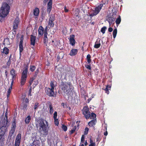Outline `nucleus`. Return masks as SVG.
<instances>
[{
  "label": "nucleus",
  "mask_w": 146,
  "mask_h": 146,
  "mask_svg": "<svg viewBox=\"0 0 146 146\" xmlns=\"http://www.w3.org/2000/svg\"><path fill=\"white\" fill-rule=\"evenodd\" d=\"M71 86V84L70 82L64 83L63 82H61L60 87L65 96L69 97L72 94V90L70 88Z\"/></svg>",
  "instance_id": "nucleus-1"
},
{
  "label": "nucleus",
  "mask_w": 146,
  "mask_h": 146,
  "mask_svg": "<svg viewBox=\"0 0 146 146\" xmlns=\"http://www.w3.org/2000/svg\"><path fill=\"white\" fill-rule=\"evenodd\" d=\"M44 121L46 124L48 123L47 122L46 120L42 118H40L39 119L38 123L40 127L39 131L41 134V135H42V136L44 137H46L48 134V130L47 129Z\"/></svg>",
  "instance_id": "nucleus-2"
},
{
  "label": "nucleus",
  "mask_w": 146,
  "mask_h": 146,
  "mask_svg": "<svg viewBox=\"0 0 146 146\" xmlns=\"http://www.w3.org/2000/svg\"><path fill=\"white\" fill-rule=\"evenodd\" d=\"M10 7L6 3L3 4L0 9V17H4L6 16L9 12Z\"/></svg>",
  "instance_id": "nucleus-3"
},
{
  "label": "nucleus",
  "mask_w": 146,
  "mask_h": 146,
  "mask_svg": "<svg viewBox=\"0 0 146 146\" xmlns=\"http://www.w3.org/2000/svg\"><path fill=\"white\" fill-rule=\"evenodd\" d=\"M27 72L28 67L26 66L25 70H23L22 74L21 81V85H23L26 82L27 77Z\"/></svg>",
  "instance_id": "nucleus-4"
},
{
  "label": "nucleus",
  "mask_w": 146,
  "mask_h": 146,
  "mask_svg": "<svg viewBox=\"0 0 146 146\" xmlns=\"http://www.w3.org/2000/svg\"><path fill=\"white\" fill-rule=\"evenodd\" d=\"M103 5L104 4L101 3L96 7L94 10L92 9V11H93L92 13V17L96 15L100 12Z\"/></svg>",
  "instance_id": "nucleus-5"
},
{
  "label": "nucleus",
  "mask_w": 146,
  "mask_h": 146,
  "mask_svg": "<svg viewBox=\"0 0 146 146\" xmlns=\"http://www.w3.org/2000/svg\"><path fill=\"white\" fill-rule=\"evenodd\" d=\"M116 12L115 13H114L112 15H108L107 16L106 20L109 23L110 26L112 23L113 24H114V23H113L115 21L116 18Z\"/></svg>",
  "instance_id": "nucleus-6"
},
{
  "label": "nucleus",
  "mask_w": 146,
  "mask_h": 146,
  "mask_svg": "<svg viewBox=\"0 0 146 146\" xmlns=\"http://www.w3.org/2000/svg\"><path fill=\"white\" fill-rule=\"evenodd\" d=\"M83 113L86 119H88L90 117V112L89 111L87 106H85L82 110Z\"/></svg>",
  "instance_id": "nucleus-7"
},
{
  "label": "nucleus",
  "mask_w": 146,
  "mask_h": 146,
  "mask_svg": "<svg viewBox=\"0 0 146 146\" xmlns=\"http://www.w3.org/2000/svg\"><path fill=\"white\" fill-rule=\"evenodd\" d=\"M8 121L5 118H4V115H2L0 118V127H7Z\"/></svg>",
  "instance_id": "nucleus-8"
},
{
  "label": "nucleus",
  "mask_w": 146,
  "mask_h": 146,
  "mask_svg": "<svg viewBox=\"0 0 146 146\" xmlns=\"http://www.w3.org/2000/svg\"><path fill=\"white\" fill-rule=\"evenodd\" d=\"M7 129V127H3V126L0 127V140L5 134Z\"/></svg>",
  "instance_id": "nucleus-9"
},
{
  "label": "nucleus",
  "mask_w": 146,
  "mask_h": 146,
  "mask_svg": "<svg viewBox=\"0 0 146 146\" xmlns=\"http://www.w3.org/2000/svg\"><path fill=\"white\" fill-rule=\"evenodd\" d=\"M90 58L91 55L90 54H88L87 55L86 58L87 61V62L88 63H87L85 65V66L86 68L90 70L91 69V65L90 64L89 65L88 64L90 63L91 62Z\"/></svg>",
  "instance_id": "nucleus-10"
},
{
  "label": "nucleus",
  "mask_w": 146,
  "mask_h": 146,
  "mask_svg": "<svg viewBox=\"0 0 146 146\" xmlns=\"http://www.w3.org/2000/svg\"><path fill=\"white\" fill-rule=\"evenodd\" d=\"M19 22V18L18 17H17L15 20L14 21L13 24V27L15 32L16 30L18 28Z\"/></svg>",
  "instance_id": "nucleus-11"
},
{
  "label": "nucleus",
  "mask_w": 146,
  "mask_h": 146,
  "mask_svg": "<svg viewBox=\"0 0 146 146\" xmlns=\"http://www.w3.org/2000/svg\"><path fill=\"white\" fill-rule=\"evenodd\" d=\"M48 0H44L45 3L47 2ZM52 0H49V2L48 3L47 5V12L49 13L51 11L52 8Z\"/></svg>",
  "instance_id": "nucleus-12"
},
{
  "label": "nucleus",
  "mask_w": 146,
  "mask_h": 146,
  "mask_svg": "<svg viewBox=\"0 0 146 146\" xmlns=\"http://www.w3.org/2000/svg\"><path fill=\"white\" fill-rule=\"evenodd\" d=\"M21 139V135L19 133L18 134L17 136L15 141V146H19L20 144Z\"/></svg>",
  "instance_id": "nucleus-13"
},
{
  "label": "nucleus",
  "mask_w": 146,
  "mask_h": 146,
  "mask_svg": "<svg viewBox=\"0 0 146 146\" xmlns=\"http://www.w3.org/2000/svg\"><path fill=\"white\" fill-rule=\"evenodd\" d=\"M96 115L94 113L92 112V126L95 125L97 122Z\"/></svg>",
  "instance_id": "nucleus-14"
},
{
  "label": "nucleus",
  "mask_w": 146,
  "mask_h": 146,
  "mask_svg": "<svg viewBox=\"0 0 146 146\" xmlns=\"http://www.w3.org/2000/svg\"><path fill=\"white\" fill-rule=\"evenodd\" d=\"M54 89L48 88L47 89L46 93L47 95L49 96H54L55 94L53 90Z\"/></svg>",
  "instance_id": "nucleus-15"
},
{
  "label": "nucleus",
  "mask_w": 146,
  "mask_h": 146,
  "mask_svg": "<svg viewBox=\"0 0 146 146\" xmlns=\"http://www.w3.org/2000/svg\"><path fill=\"white\" fill-rule=\"evenodd\" d=\"M75 36L74 35H71L70 37V44L72 46L74 45L75 43V41L74 39Z\"/></svg>",
  "instance_id": "nucleus-16"
},
{
  "label": "nucleus",
  "mask_w": 146,
  "mask_h": 146,
  "mask_svg": "<svg viewBox=\"0 0 146 146\" xmlns=\"http://www.w3.org/2000/svg\"><path fill=\"white\" fill-rule=\"evenodd\" d=\"M36 37L33 36V35H31V44L34 46L35 44Z\"/></svg>",
  "instance_id": "nucleus-17"
},
{
  "label": "nucleus",
  "mask_w": 146,
  "mask_h": 146,
  "mask_svg": "<svg viewBox=\"0 0 146 146\" xmlns=\"http://www.w3.org/2000/svg\"><path fill=\"white\" fill-rule=\"evenodd\" d=\"M77 49H73L71 50L70 54L71 56H74L77 54Z\"/></svg>",
  "instance_id": "nucleus-18"
},
{
  "label": "nucleus",
  "mask_w": 146,
  "mask_h": 146,
  "mask_svg": "<svg viewBox=\"0 0 146 146\" xmlns=\"http://www.w3.org/2000/svg\"><path fill=\"white\" fill-rule=\"evenodd\" d=\"M54 20V18L52 17H50L49 19V21L48 23V25L50 27H53L54 25V23H53V21Z\"/></svg>",
  "instance_id": "nucleus-19"
},
{
  "label": "nucleus",
  "mask_w": 146,
  "mask_h": 146,
  "mask_svg": "<svg viewBox=\"0 0 146 146\" xmlns=\"http://www.w3.org/2000/svg\"><path fill=\"white\" fill-rule=\"evenodd\" d=\"M111 88V85H108L106 86V88L104 89V90L106 92V93L108 94H109L110 92L109 90H110Z\"/></svg>",
  "instance_id": "nucleus-20"
},
{
  "label": "nucleus",
  "mask_w": 146,
  "mask_h": 146,
  "mask_svg": "<svg viewBox=\"0 0 146 146\" xmlns=\"http://www.w3.org/2000/svg\"><path fill=\"white\" fill-rule=\"evenodd\" d=\"M43 28L42 26H40L38 29V34L42 35L43 34Z\"/></svg>",
  "instance_id": "nucleus-21"
},
{
  "label": "nucleus",
  "mask_w": 146,
  "mask_h": 146,
  "mask_svg": "<svg viewBox=\"0 0 146 146\" xmlns=\"http://www.w3.org/2000/svg\"><path fill=\"white\" fill-rule=\"evenodd\" d=\"M15 128V126L13 125V126L11 128V130L10 131L9 135L11 136L14 133Z\"/></svg>",
  "instance_id": "nucleus-22"
},
{
  "label": "nucleus",
  "mask_w": 146,
  "mask_h": 146,
  "mask_svg": "<svg viewBox=\"0 0 146 146\" xmlns=\"http://www.w3.org/2000/svg\"><path fill=\"white\" fill-rule=\"evenodd\" d=\"M121 18L120 16H119L117 18L115 21V23H116L117 26H118L120 23L121 22Z\"/></svg>",
  "instance_id": "nucleus-23"
},
{
  "label": "nucleus",
  "mask_w": 146,
  "mask_h": 146,
  "mask_svg": "<svg viewBox=\"0 0 146 146\" xmlns=\"http://www.w3.org/2000/svg\"><path fill=\"white\" fill-rule=\"evenodd\" d=\"M38 141L37 140H35L33 142L31 146H39L38 144Z\"/></svg>",
  "instance_id": "nucleus-24"
},
{
  "label": "nucleus",
  "mask_w": 146,
  "mask_h": 146,
  "mask_svg": "<svg viewBox=\"0 0 146 146\" xmlns=\"http://www.w3.org/2000/svg\"><path fill=\"white\" fill-rule=\"evenodd\" d=\"M39 13V9L38 8H36L34 10L33 12L34 15L36 16H38Z\"/></svg>",
  "instance_id": "nucleus-25"
},
{
  "label": "nucleus",
  "mask_w": 146,
  "mask_h": 146,
  "mask_svg": "<svg viewBox=\"0 0 146 146\" xmlns=\"http://www.w3.org/2000/svg\"><path fill=\"white\" fill-rule=\"evenodd\" d=\"M31 120V117L30 116H28L25 119V122L26 123L28 124Z\"/></svg>",
  "instance_id": "nucleus-26"
},
{
  "label": "nucleus",
  "mask_w": 146,
  "mask_h": 146,
  "mask_svg": "<svg viewBox=\"0 0 146 146\" xmlns=\"http://www.w3.org/2000/svg\"><path fill=\"white\" fill-rule=\"evenodd\" d=\"M9 49L7 47H5L3 50V53L7 54L9 53Z\"/></svg>",
  "instance_id": "nucleus-27"
},
{
  "label": "nucleus",
  "mask_w": 146,
  "mask_h": 146,
  "mask_svg": "<svg viewBox=\"0 0 146 146\" xmlns=\"http://www.w3.org/2000/svg\"><path fill=\"white\" fill-rule=\"evenodd\" d=\"M117 32V29L116 28L113 31V36L114 38H115L116 36Z\"/></svg>",
  "instance_id": "nucleus-28"
},
{
  "label": "nucleus",
  "mask_w": 146,
  "mask_h": 146,
  "mask_svg": "<svg viewBox=\"0 0 146 146\" xmlns=\"http://www.w3.org/2000/svg\"><path fill=\"white\" fill-rule=\"evenodd\" d=\"M49 108H50L49 112L51 114L53 112V109L52 104H49Z\"/></svg>",
  "instance_id": "nucleus-29"
},
{
  "label": "nucleus",
  "mask_w": 146,
  "mask_h": 146,
  "mask_svg": "<svg viewBox=\"0 0 146 146\" xmlns=\"http://www.w3.org/2000/svg\"><path fill=\"white\" fill-rule=\"evenodd\" d=\"M106 27L105 26L103 27H102L101 29V32L103 33L104 34L105 33L106 29Z\"/></svg>",
  "instance_id": "nucleus-30"
},
{
  "label": "nucleus",
  "mask_w": 146,
  "mask_h": 146,
  "mask_svg": "<svg viewBox=\"0 0 146 146\" xmlns=\"http://www.w3.org/2000/svg\"><path fill=\"white\" fill-rule=\"evenodd\" d=\"M100 45H101V44L100 43H98V44L96 43L94 45V48H99L100 47Z\"/></svg>",
  "instance_id": "nucleus-31"
},
{
  "label": "nucleus",
  "mask_w": 146,
  "mask_h": 146,
  "mask_svg": "<svg viewBox=\"0 0 146 146\" xmlns=\"http://www.w3.org/2000/svg\"><path fill=\"white\" fill-rule=\"evenodd\" d=\"M35 67L34 66H30V69L32 72H33L35 69Z\"/></svg>",
  "instance_id": "nucleus-32"
},
{
  "label": "nucleus",
  "mask_w": 146,
  "mask_h": 146,
  "mask_svg": "<svg viewBox=\"0 0 146 146\" xmlns=\"http://www.w3.org/2000/svg\"><path fill=\"white\" fill-rule=\"evenodd\" d=\"M15 70L13 69H12L10 71V74L12 75H15Z\"/></svg>",
  "instance_id": "nucleus-33"
},
{
  "label": "nucleus",
  "mask_w": 146,
  "mask_h": 146,
  "mask_svg": "<svg viewBox=\"0 0 146 146\" xmlns=\"http://www.w3.org/2000/svg\"><path fill=\"white\" fill-rule=\"evenodd\" d=\"M62 129L64 131H66L67 129V127L66 126L64 125H62Z\"/></svg>",
  "instance_id": "nucleus-34"
},
{
  "label": "nucleus",
  "mask_w": 146,
  "mask_h": 146,
  "mask_svg": "<svg viewBox=\"0 0 146 146\" xmlns=\"http://www.w3.org/2000/svg\"><path fill=\"white\" fill-rule=\"evenodd\" d=\"M100 135H98V137L96 138V142H98L100 141L101 138L100 137Z\"/></svg>",
  "instance_id": "nucleus-35"
},
{
  "label": "nucleus",
  "mask_w": 146,
  "mask_h": 146,
  "mask_svg": "<svg viewBox=\"0 0 146 146\" xmlns=\"http://www.w3.org/2000/svg\"><path fill=\"white\" fill-rule=\"evenodd\" d=\"M50 86L51 87V89H54V84L53 82H51L50 83Z\"/></svg>",
  "instance_id": "nucleus-36"
},
{
  "label": "nucleus",
  "mask_w": 146,
  "mask_h": 146,
  "mask_svg": "<svg viewBox=\"0 0 146 146\" xmlns=\"http://www.w3.org/2000/svg\"><path fill=\"white\" fill-rule=\"evenodd\" d=\"M89 129L88 127H86L85 129V131H84V134L86 135L88 133V131Z\"/></svg>",
  "instance_id": "nucleus-37"
},
{
  "label": "nucleus",
  "mask_w": 146,
  "mask_h": 146,
  "mask_svg": "<svg viewBox=\"0 0 146 146\" xmlns=\"http://www.w3.org/2000/svg\"><path fill=\"white\" fill-rule=\"evenodd\" d=\"M20 52H21L23 50V45H19Z\"/></svg>",
  "instance_id": "nucleus-38"
},
{
  "label": "nucleus",
  "mask_w": 146,
  "mask_h": 146,
  "mask_svg": "<svg viewBox=\"0 0 146 146\" xmlns=\"http://www.w3.org/2000/svg\"><path fill=\"white\" fill-rule=\"evenodd\" d=\"M57 116V112L55 111L54 114L53 118L54 119H56Z\"/></svg>",
  "instance_id": "nucleus-39"
},
{
  "label": "nucleus",
  "mask_w": 146,
  "mask_h": 146,
  "mask_svg": "<svg viewBox=\"0 0 146 146\" xmlns=\"http://www.w3.org/2000/svg\"><path fill=\"white\" fill-rule=\"evenodd\" d=\"M38 103H36L35 104L34 106V109L35 110L36 109L37 107H38Z\"/></svg>",
  "instance_id": "nucleus-40"
},
{
  "label": "nucleus",
  "mask_w": 146,
  "mask_h": 146,
  "mask_svg": "<svg viewBox=\"0 0 146 146\" xmlns=\"http://www.w3.org/2000/svg\"><path fill=\"white\" fill-rule=\"evenodd\" d=\"M85 138L84 135H83L82 136L81 139V142L82 143H83L84 141V139Z\"/></svg>",
  "instance_id": "nucleus-41"
},
{
  "label": "nucleus",
  "mask_w": 146,
  "mask_h": 146,
  "mask_svg": "<svg viewBox=\"0 0 146 146\" xmlns=\"http://www.w3.org/2000/svg\"><path fill=\"white\" fill-rule=\"evenodd\" d=\"M95 125H93L92 126V130H93L95 132H96L97 131V129L94 126Z\"/></svg>",
  "instance_id": "nucleus-42"
},
{
  "label": "nucleus",
  "mask_w": 146,
  "mask_h": 146,
  "mask_svg": "<svg viewBox=\"0 0 146 146\" xmlns=\"http://www.w3.org/2000/svg\"><path fill=\"white\" fill-rule=\"evenodd\" d=\"M55 120L54 122L55 125H58V119H54Z\"/></svg>",
  "instance_id": "nucleus-43"
},
{
  "label": "nucleus",
  "mask_w": 146,
  "mask_h": 146,
  "mask_svg": "<svg viewBox=\"0 0 146 146\" xmlns=\"http://www.w3.org/2000/svg\"><path fill=\"white\" fill-rule=\"evenodd\" d=\"M76 128H74L72 129V130L70 132V134H72L75 131Z\"/></svg>",
  "instance_id": "nucleus-44"
},
{
  "label": "nucleus",
  "mask_w": 146,
  "mask_h": 146,
  "mask_svg": "<svg viewBox=\"0 0 146 146\" xmlns=\"http://www.w3.org/2000/svg\"><path fill=\"white\" fill-rule=\"evenodd\" d=\"M11 92V90H8L7 91V98H8L9 97Z\"/></svg>",
  "instance_id": "nucleus-45"
},
{
  "label": "nucleus",
  "mask_w": 146,
  "mask_h": 146,
  "mask_svg": "<svg viewBox=\"0 0 146 146\" xmlns=\"http://www.w3.org/2000/svg\"><path fill=\"white\" fill-rule=\"evenodd\" d=\"M47 27H46L45 30V32L44 33V35H47Z\"/></svg>",
  "instance_id": "nucleus-46"
},
{
  "label": "nucleus",
  "mask_w": 146,
  "mask_h": 146,
  "mask_svg": "<svg viewBox=\"0 0 146 146\" xmlns=\"http://www.w3.org/2000/svg\"><path fill=\"white\" fill-rule=\"evenodd\" d=\"M108 30V31L109 32H111L113 31V29H112V27H110L109 28Z\"/></svg>",
  "instance_id": "nucleus-47"
},
{
  "label": "nucleus",
  "mask_w": 146,
  "mask_h": 146,
  "mask_svg": "<svg viewBox=\"0 0 146 146\" xmlns=\"http://www.w3.org/2000/svg\"><path fill=\"white\" fill-rule=\"evenodd\" d=\"M11 64V60H9L7 63V64L8 66H9Z\"/></svg>",
  "instance_id": "nucleus-48"
},
{
  "label": "nucleus",
  "mask_w": 146,
  "mask_h": 146,
  "mask_svg": "<svg viewBox=\"0 0 146 146\" xmlns=\"http://www.w3.org/2000/svg\"><path fill=\"white\" fill-rule=\"evenodd\" d=\"M48 37H47V35H44V38L45 40L44 41L46 42V40H47V39H46V38H47Z\"/></svg>",
  "instance_id": "nucleus-49"
},
{
  "label": "nucleus",
  "mask_w": 146,
  "mask_h": 146,
  "mask_svg": "<svg viewBox=\"0 0 146 146\" xmlns=\"http://www.w3.org/2000/svg\"><path fill=\"white\" fill-rule=\"evenodd\" d=\"M7 2L8 3V4H11L12 3V0H8Z\"/></svg>",
  "instance_id": "nucleus-50"
},
{
  "label": "nucleus",
  "mask_w": 146,
  "mask_h": 146,
  "mask_svg": "<svg viewBox=\"0 0 146 146\" xmlns=\"http://www.w3.org/2000/svg\"><path fill=\"white\" fill-rule=\"evenodd\" d=\"M7 112H6L5 113V117H4V118H5L6 119H7Z\"/></svg>",
  "instance_id": "nucleus-51"
},
{
  "label": "nucleus",
  "mask_w": 146,
  "mask_h": 146,
  "mask_svg": "<svg viewBox=\"0 0 146 146\" xmlns=\"http://www.w3.org/2000/svg\"><path fill=\"white\" fill-rule=\"evenodd\" d=\"M21 40L22 39H21V40H20V41L19 43V45H23V40Z\"/></svg>",
  "instance_id": "nucleus-52"
},
{
  "label": "nucleus",
  "mask_w": 146,
  "mask_h": 146,
  "mask_svg": "<svg viewBox=\"0 0 146 146\" xmlns=\"http://www.w3.org/2000/svg\"><path fill=\"white\" fill-rule=\"evenodd\" d=\"M104 135L105 136H106L107 135L108 132L107 131H106L105 132H104Z\"/></svg>",
  "instance_id": "nucleus-53"
},
{
  "label": "nucleus",
  "mask_w": 146,
  "mask_h": 146,
  "mask_svg": "<svg viewBox=\"0 0 146 146\" xmlns=\"http://www.w3.org/2000/svg\"><path fill=\"white\" fill-rule=\"evenodd\" d=\"M12 80H14V78L16 77V75L15 74V75H12Z\"/></svg>",
  "instance_id": "nucleus-54"
},
{
  "label": "nucleus",
  "mask_w": 146,
  "mask_h": 146,
  "mask_svg": "<svg viewBox=\"0 0 146 146\" xmlns=\"http://www.w3.org/2000/svg\"><path fill=\"white\" fill-rule=\"evenodd\" d=\"M95 143L93 142L92 141V146H95Z\"/></svg>",
  "instance_id": "nucleus-55"
},
{
  "label": "nucleus",
  "mask_w": 146,
  "mask_h": 146,
  "mask_svg": "<svg viewBox=\"0 0 146 146\" xmlns=\"http://www.w3.org/2000/svg\"><path fill=\"white\" fill-rule=\"evenodd\" d=\"M64 9L66 12H67L68 11V10L66 8V7H65Z\"/></svg>",
  "instance_id": "nucleus-56"
},
{
  "label": "nucleus",
  "mask_w": 146,
  "mask_h": 146,
  "mask_svg": "<svg viewBox=\"0 0 146 146\" xmlns=\"http://www.w3.org/2000/svg\"><path fill=\"white\" fill-rule=\"evenodd\" d=\"M64 105H65V104H64V103H62L61 106H63V108H64Z\"/></svg>",
  "instance_id": "nucleus-57"
},
{
  "label": "nucleus",
  "mask_w": 146,
  "mask_h": 146,
  "mask_svg": "<svg viewBox=\"0 0 146 146\" xmlns=\"http://www.w3.org/2000/svg\"><path fill=\"white\" fill-rule=\"evenodd\" d=\"M35 79V78H31L30 80V81H32V82H33V81Z\"/></svg>",
  "instance_id": "nucleus-58"
},
{
  "label": "nucleus",
  "mask_w": 146,
  "mask_h": 146,
  "mask_svg": "<svg viewBox=\"0 0 146 146\" xmlns=\"http://www.w3.org/2000/svg\"><path fill=\"white\" fill-rule=\"evenodd\" d=\"M90 144L89 145V146H91V138H90Z\"/></svg>",
  "instance_id": "nucleus-59"
},
{
  "label": "nucleus",
  "mask_w": 146,
  "mask_h": 146,
  "mask_svg": "<svg viewBox=\"0 0 146 146\" xmlns=\"http://www.w3.org/2000/svg\"><path fill=\"white\" fill-rule=\"evenodd\" d=\"M23 35H22L21 36V38H20V40L22 39L21 40H23Z\"/></svg>",
  "instance_id": "nucleus-60"
},
{
  "label": "nucleus",
  "mask_w": 146,
  "mask_h": 146,
  "mask_svg": "<svg viewBox=\"0 0 146 146\" xmlns=\"http://www.w3.org/2000/svg\"><path fill=\"white\" fill-rule=\"evenodd\" d=\"M31 87L30 88V90H29V92L30 94H31Z\"/></svg>",
  "instance_id": "nucleus-61"
},
{
  "label": "nucleus",
  "mask_w": 146,
  "mask_h": 146,
  "mask_svg": "<svg viewBox=\"0 0 146 146\" xmlns=\"http://www.w3.org/2000/svg\"><path fill=\"white\" fill-rule=\"evenodd\" d=\"M12 87L11 86H10V88H9V89H8L9 90H12Z\"/></svg>",
  "instance_id": "nucleus-62"
},
{
  "label": "nucleus",
  "mask_w": 146,
  "mask_h": 146,
  "mask_svg": "<svg viewBox=\"0 0 146 146\" xmlns=\"http://www.w3.org/2000/svg\"><path fill=\"white\" fill-rule=\"evenodd\" d=\"M89 125L90 126L91 125V121H90L88 123Z\"/></svg>",
  "instance_id": "nucleus-63"
},
{
  "label": "nucleus",
  "mask_w": 146,
  "mask_h": 146,
  "mask_svg": "<svg viewBox=\"0 0 146 146\" xmlns=\"http://www.w3.org/2000/svg\"><path fill=\"white\" fill-rule=\"evenodd\" d=\"M13 80H12V82H11V86L12 87V85H13Z\"/></svg>",
  "instance_id": "nucleus-64"
}]
</instances>
